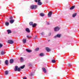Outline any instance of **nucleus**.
Instances as JSON below:
<instances>
[{
  "label": "nucleus",
  "mask_w": 79,
  "mask_h": 79,
  "mask_svg": "<svg viewBox=\"0 0 79 79\" xmlns=\"http://www.w3.org/2000/svg\"><path fill=\"white\" fill-rule=\"evenodd\" d=\"M38 6L37 5H31L30 6L31 9H36Z\"/></svg>",
  "instance_id": "1"
},
{
  "label": "nucleus",
  "mask_w": 79,
  "mask_h": 79,
  "mask_svg": "<svg viewBox=\"0 0 79 79\" xmlns=\"http://www.w3.org/2000/svg\"><path fill=\"white\" fill-rule=\"evenodd\" d=\"M8 43H9V44H13L14 41L12 40H9L8 41Z\"/></svg>",
  "instance_id": "2"
},
{
  "label": "nucleus",
  "mask_w": 79,
  "mask_h": 79,
  "mask_svg": "<svg viewBox=\"0 0 79 79\" xmlns=\"http://www.w3.org/2000/svg\"><path fill=\"white\" fill-rule=\"evenodd\" d=\"M61 35L60 34H57L55 36V38H56L57 37H60Z\"/></svg>",
  "instance_id": "3"
},
{
  "label": "nucleus",
  "mask_w": 79,
  "mask_h": 79,
  "mask_svg": "<svg viewBox=\"0 0 79 79\" xmlns=\"http://www.w3.org/2000/svg\"><path fill=\"white\" fill-rule=\"evenodd\" d=\"M52 12H49L48 14V17H51V16H52Z\"/></svg>",
  "instance_id": "4"
},
{
  "label": "nucleus",
  "mask_w": 79,
  "mask_h": 79,
  "mask_svg": "<svg viewBox=\"0 0 79 79\" xmlns=\"http://www.w3.org/2000/svg\"><path fill=\"white\" fill-rule=\"evenodd\" d=\"M59 28L58 27H55V28H54V30L55 31H59Z\"/></svg>",
  "instance_id": "5"
},
{
  "label": "nucleus",
  "mask_w": 79,
  "mask_h": 79,
  "mask_svg": "<svg viewBox=\"0 0 79 79\" xmlns=\"http://www.w3.org/2000/svg\"><path fill=\"white\" fill-rule=\"evenodd\" d=\"M25 30L27 32H30V30H29V28H27Z\"/></svg>",
  "instance_id": "6"
},
{
  "label": "nucleus",
  "mask_w": 79,
  "mask_h": 79,
  "mask_svg": "<svg viewBox=\"0 0 79 79\" xmlns=\"http://www.w3.org/2000/svg\"><path fill=\"white\" fill-rule=\"evenodd\" d=\"M14 61V60L13 59H11L10 61V63L11 64L13 63Z\"/></svg>",
  "instance_id": "7"
},
{
  "label": "nucleus",
  "mask_w": 79,
  "mask_h": 79,
  "mask_svg": "<svg viewBox=\"0 0 79 79\" xmlns=\"http://www.w3.org/2000/svg\"><path fill=\"white\" fill-rule=\"evenodd\" d=\"M42 69L44 73H46L47 72L46 69H45V68H43Z\"/></svg>",
  "instance_id": "8"
},
{
  "label": "nucleus",
  "mask_w": 79,
  "mask_h": 79,
  "mask_svg": "<svg viewBox=\"0 0 79 79\" xmlns=\"http://www.w3.org/2000/svg\"><path fill=\"white\" fill-rule=\"evenodd\" d=\"M5 64L6 65H8V60H6V61L5 62Z\"/></svg>",
  "instance_id": "9"
},
{
  "label": "nucleus",
  "mask_w": 79,
  "mask_h": 79,
  "mask_svg": "<svg viewBox=\"0 0 79 79\" xmlns=\"http://www.w3.org/2000/svg\"><path fill=\"white\" fill-rule=\"evenodd\" d=\"M18 66H16L15 67V68L14 69L15 71H18Z\"/></svg>",
  "instance_id": "10"
},
{
  "label": "nucleus",
  "mask_w": 79,
  "mask_h": 79,
  "mask_svg": "<svg viewBox=\"0 0 79 79\" xmlns=\"http://www.w3.org/2000/svg\"><path fill=\"white\" fill-rule=\"evenodd\" d=\"M46 50L47 51V52H50L51 51V50L48 47H46Z\"/></svg>",
  "instance_id": "11"
},
{
  "label": "nucleus",
  "mask_w": 79,
  "mask_h": 79,
  "mask_svg": "<svg viewBox=\"0 0 79 79\" xmlns=\"http://www.w3.org/2000/svg\"><path fill=\"white\" fill-rule=\"evenodd\" d=\"M10 23H13L15 22V20H10Z\"/></svg>",
  "instance_id": "12"
},
{
  "label": "nucleus",
  "mask_w": 79,
  "mask_h": 79,
  "mask_svg": "<svg viewBox=\"0 0 79 79\" xmlns=\"http://www.w3.org/2000/svg\"><path fill=\"white\" fill-rule=\"evenodd\" d=\"M8 34H10V33H11V30H7Z\"/></svg>",
  "instance_id": "13"
},
{
  "label": "nucleus",
  "mask_w": 79,
  "mask_h": 79,
  "mask_svg": "<svg viewBox=\"0 0 79 79\" xmlns=\"http://www.w3.org/2000/svg\"><path fill=\"white\" fill-rule=\"evenodd\" d=\"M26 50L27 52H28L29 53H31L32 52L31 50H28V49H26Z\"/></svg>",
  "instance_id": "14"
},
{
  "label": "nucleus",
  "mask_w": 79,
  "mask_h": 79,
  "mask_svg": "<svg viewBox=\"0 0 79 79\" xmlns=\"http://www.w3.org/2000/svg\"><path fill=\"white\" fill-rule=\"evenodd\" d=\"M40 16L41 17H44V13H41L40 14Z\"/></svg>",
  "instance_id": "15"
},
{
  "label": "nucleus",
  "mask_w": 79,
  "mask_h": 79,
  "mask_svg": "<svg viewBox=\"0 0 79 79\" xmlns=\"http://www.w3.org/2000/svg\"><path fill=\"white\" fill-rule=\"evenodd\" d=\"M74 7H75V6H73L70 8V9L71 10H72L74 9Z\"/></svg>",
  "instance_id": "16"
},
{
  "label": "nucleus",
  "mask_w": 79,
  "mask_h": 79,
  "mask_svg": "<svg viewBox=\"0 0 79 79\" xmlns=\"http://www.w3.org/2000/svg\"><path fill=\"white\" fill-rule=\"evenodd\" d=\"M5 24L6 26H8L9 25V22H6Z\"/></svg>",
  "instance_id": "17"
},
{
  "label": "nucleus",
  "mask_w": 79,
  "mask_h": 79,
  "mask_svg": "<svg viewBox=\"0 0 79 79\" xmlns=\"http://www.w3.org/2000/svg\"><path fill=\"white\" fill-rule=\"evenodd\" d=\"M20 61L21 62H23V61H24V59H23V58L21 57L20 58Z\"/></svg>",
  "instance_id": "18"
},
{
  "label": "nucleus",
  "mask_w": 79,
  "mask_h": 79,
  "mask_svg": "<svg viewBox=\"0 0 79 79\" xmlns=\"http://www.w3.org/2000/svg\"><path fill=\"white\" fill-rule=\"evenodd\" d=\"M39 50V48L37 47V48H36L35 49V51H37Z\"/></svg>",
  "instance_id": "19"
},
{
  "label": "nucleus",
  "mask_w": 79,
  "mask_h": 79,
  "mask_svg": "<svg viewBox=\"0 0 79 79\" xmlns=\"http://www.w3.org/2000/svg\"><path fill=\"white\" fill-rule=\"evenodd\" d=\"M37 25V24L36 23H34L33 24V27H35Z\"/></svg>",
  "instance_id": "20"
},
{
  "label": "nucleus",
  "mask_w": 79,
  "mask_h": 79,
  "mask_svg": "<svg viewBox=\"0 0 79 79\" xmlns=\"http://www.w3.org/2000/svg\"><path fill=\"white\" fill-rule=\"evenodd\" d=\"M26 39H23V44H25L26 43Z\"/></svg>",
  "instance_id": "21"
},
{
  "label": "nucleus",
  "mask_w": 79,
  "mask_h": 79,
  "mask_svg": "<svg viewBox=\"0 0 79 79\" xmlns=\"http://www.w3.org/2000/svg\"><path fill=\"white\" fill-rule=\"evenodd\" d=\"M29 24L30 25H32V27H33V22H30Z\"/></svg>",
  "instance_id": "22"
},
{
  "label": "nucleus",
  "mask_w": 79,
  "mask_h": 79,
  "mask_svg": "<svg viewBox=\"0 0 79 79\" xmlns=\"http://www.w3.org/2000/svg\"><path fill=\"white\" fill-rule=\"evenodd\" d=\"M77 14H76V13H75V14H73V17H75V16H76Z\"/></svg>",
  "instance_id": "23"
},
{
  "label": "nucleus",
  "mask_w": 79,
  "mask_h": 79,
  "mask_svg": "<svg viewBox=\"0 0 79 79\" xmlns=\"http://www.w3.org/2000/svg\"><path fill=\"white\" fill-rule=\"evenodd\" d=\"M52 63H55L56 62V61L55 60H52Z\"/></svg>",
  "instance_id": "24"
},
{
  "label": "nucleus",
  "mask_w": 79,
  "mask_h": 79,
  "mask_svg": "<svg viewBox=\"0 0 79 79\" xmlns=\"http://www.w3.org/2000/svg\"><path fill=\"white\" fill-rule=\"evenodd\" d=\"M40 55L41 56H44V54L43 53H40Z\"/></svg>",
  "instance_id": "25"
},
{
  "label": "nucleus",
  "mask_w": 79,
  "mask_h": 79,
  "mask_svg": "<svg viewBox=\"0 0 79 79\" xmlns=\"http://www.w3.org/2000/svg\"><path fill=\"white\" fill-rule=\"evenodd\" d=\"M5 73V74L6 75H7V74H8V71H6Z\"/></svg>",
  "instance_id": "26"
},
{
  "label": "nucleus",
  "mask_w": 79,
  "mask_h": 79,
  "mask_svg": "<svg viewBox=\"0 0 79 79\" xmlns=\"http://www.w3.org/2000/svg\"><path fill=\"white\" fill-rule=\"evenodd\" d=\"M25 66V65H23V66H21V69H23V68H24Z\"/></svg>",
  "instance_id": "27"
},
{
  "label": "nucleus",
  "mask_w": 79,
  "mask_h": 79,
  "mask_svg": "<svg viewBox=\"0 0 79 79\" xmlns=\"http://www.w3.org/2000/svg\"><path fill=\"white\" fill-rule=\"evenodd\" d=\"M1 55H4V52H3V51H2L1 53Z\"/></svg>",
  "instance_id": "28"
},
{
  "label": "nucleus",
  "mask_w": 79,
  "mask_h": 79,
  "mask_svg": "<svg viewBox=\"0 0 79 79\" xmlns=\"http://www.w3.org/2000/svg\"><path fill=\"white\" fill-rule=\"evenodd\" d=\"M21 71V69L20 68H18V71L19 72H20Z\"/></svg>",
  "instance_id": "29"
},
{
  "label": "nucleus",
  "mask_w": 79,
  "mask_h": 79,
  "mask_svg": "<svg viewBox=\"0 0 79 79\" xmlns=\"http://www.w3.org/2000/svg\"><path fill=\"white\" fill-rule=\"evenodd\" d=\"M39 5H41L42 4V2H41L40 1V2H39Z\"/></svg>",
  "instance_id": "30"
},
{
  "label": "nucleus",
  "mask_w": 79,
  "mask_h": 79,
  "mask_svg": "<svg viewBox=\"0 0 79 79\" xmlns=\"http://www.w3.org/2000/svg\"><path fill=\"white\" fill-rule=\"evenodd\" d=\"M27 37H28V38H31V36H29V35H27Z\"/></svg>",
  "instance_id": "31"
},
{
  "label": "nucleus",
  "mask_w": 79,
  "mask_h": 79,
  "mask_svg": "<svg viewBox=\"0 0 79 79\" xmlns=\"http://www.w3.org/2000/svg\"><path fill=\"white\" fill-rule=\"evenodd\" d=\"M28 66H30V67H31L32 64H28Z\"/></svg>",
  "instance_id": "32"
},
{
  "label": "nucleus",
  "mask_w": 79,
  "mask_h": 79,
  "mask_svg": "<svg viewBox=\"0 0 79 79\" xmlns=\"http://www.w3.org/2000/svg\"><path fill=\"white\" fill-rule=\"evenodd\" d=\"M2 46V45L0 43V48Z\"/></svg>",
  "instance_id": "33"
},
{
  "label": "nucleus",
  "mask_w": 79,
  "mask_h": 79,
  "mask_svg": "<svg viewBox=\"0 0 79 79\" xmlns=\"http://www.w3.org/2000/svg\"><path fill=\"white\" fill-rule=\"evenodd\" d=\"M40 1H41V0H38V5H39V2H40Z\"/></svg>",
  "instance_id": "34"
},
{
  "label": "nucleus",
  "mask_w": 79,
  "mask_h": 79,
  "mask_svg": "<svg viewBox=\"0 0 79 79\" xmlns=\"http://www.w3.org/2000/svg\"><path fill=\"white\" fill-rule=\"evenodd\" d=\"M37 37V36L36 35L35 36V37H34V38H33V39H36Z\"/></svg>",
  "instance_id": "35"
},
{
  "label": "nucleus",
  "mask_w": 79,
  "mask_h": 79,
  "mask_svg": "<svg viewBox=\"0 0 79 79\" xmlns=\"http://www.w3.org/2000/svg\"><path fill=\"white\" fill-rule=\"evenodd\" d=\"M69 67H70L71 66V64H69Z\"/></svg>",
  "instance_id": "36"
},
{
  "label": "nucleus",
  "mask_w": 79,
  "mask_h": 79,
  "mask_svg": "<svg viewBox=\"0 0 79 79\" xmlns=\"http://www.w3.org/2000/svg\"><path fill=\"white\" fill-rule=\"evenodd\" d=\"M10 19H13V18L12 17H10Z\"/></svg>",
  "instance_id": "37"
},
{
  "label": "nucleus",
  "mask_w": 79,
  "mask_h": 79,
  "mask_svg": "<svg viewBox=\"0 0 79 79\" xmlns=\"http://www.w3.org/2000/svg\"><path fill=\"white\" fill-rule=\"evenodd\" d=\"M34 73H31V76H33Z\"/></svg>",
  "instance_id": "38"
},
{
  "label": "nucleus",
  "mask_w": 79,
  "mask_h": 79,
  "mask_svg": "<svg viewBox=\"0 0 79 79\" xmlns=\"http://www.w3.org/2000/svg\"><path fill=\"white\" fill-rule=\"evenodd\" d=\"M51 33H49L48 34L49 35H51Z\"/></svg>",
  "instance_id": "39"
},
{
  "label": "nucleus",
  "mask_w": 79,
  "mask_h": 79,
  "mask_svg": "<svg viewBox=\"0 0 79 79\" xmlns=\"http://www.w3.org/2000/svg\"><path fill=\"white\" fill-rule=\"evenodd\" d=\"M41 34L42 35H44V33H41Z\"/></svg>",
  "instance_id": "40"
},
{
  "label": "nucleus",
  "mask_w": 79,
  "mask_h": 79,
  "mask_svg": "<svg viewBox=\"0 0 79 79\" xmlns=\"http://www.w3.org/2000/svg\"><path fill=\"white\" fill-rule=\"evenodd\" d=\"M35 2H38V0H35Z\"/></svg>",
  "instance_id": "41"
},
{
  "label": "nucleus",
  "mask_w": 79,
  "mask_h": 79,
  "mask_svg": "<svg viewBox=\"0 0 79 79\" xmlns=\"http://www.w3.org/2000/svg\"><path fill=\"white\" fill-rule=\"evenodd\" d=\"M23 79H27L26 77H24Z\"/></svg>",
  "instance_id": "42"
},
{
  "label": "nucleus",
  "mask_w": 79,
  "mask_h": 79,
  "mask_svg": "<svg viewBox=\"0 0 79 79\" xmlns=\"http://www.w3.org/2000/svg\"><path fill=\"white\" fill-rule=\"evenodd\" d=\"M0 64H1V61L0 60Z\"/></svg>",
  "instance_id": "43"
},
{
  "label": "nucleus",
  "mask_w": 79,
  "mask_h": 79,
  "mask_svg": "<svg viewBox=\"0 0 79 79\" xmlns=\"http://www.w3.org/2000/svg\"><path fill=\"white\" fill-rule=\"evenodd\" d=\"M48 41H50V40H48Z\"/></svg>",
  "instance_id": "44"
}]
</instances>
